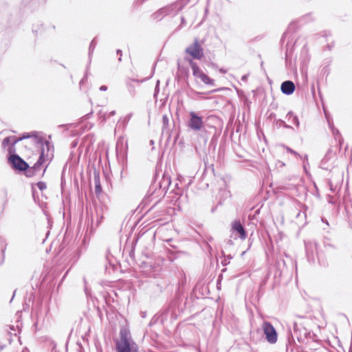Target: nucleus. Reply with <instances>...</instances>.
Listing matches in <instances>:
<instances>
[{
  "label": "nucleus",
  "instance_id": "1",
  "mask_svg": "<svg viewBox=\"0 0 352 352\" xmlns=\"http://www.w3.org/2000/svg\"><path fill=\"white\" fill-rule=\"evenodd\" d=\"M190 65L192 68V75L195 77L197 83L202 82L206 85H214V80L210 78L199 67L193 62L190 60Z\"/></svg>",
  "mask_w": 352,
  "mask_h": 352
},
{
  "label": "nucleus",
  "instance_id": "2",
  "mask_svg": "<svg viewBox=\"0 0 352 352\" xmlns=\"http://www.w3.org/2000/svg\"><path fill=\"white\" fill-rule=\"evenodd\" d=\"M116 352H138L135 343H130L126 331H121L120 340L116 343Z\"/></svg>",
  "mask_w": 352,
  "mask_h": 352
},
{
  "label": "nucleus",
  "instance_id": "3",
  "mask_svg": "<svg viewBox=\"0 0 352 352\" xmlns=\"http://www.w3.org/2000/svg\"><path fill=\"white\" fill-rule=\"evenodd\" d=\"M262 328L267 342L271 344L276 343L277 342L278 336L272 324L269 322H264L262 324Z\"/></svg>",
  "mask_w": 352,
  "mask_h": 352
},
{
  "label": "nucleus",
  "instance_id": "4",
  "mask_svg": "<svg viewBox=\"0 0 352 352\" xmlns=\"http://www.w3.org/2000/svg\"><path fill=\"white\" fill-rule=\"evenodd\" d=\"M189 116L190 118L188 122V127L194 131H200L204 126L202 118L193 111H191Z\"/></svg>",
  "mask_w": 352,
  "mask_h": 352
},
{
  "label": "nucleus",
  "instance_id": "5",
  "mask_svg": "<svg viewBox=\"0 0 352 352\" xmlns=\"http://www.w3.org/2000/svg\"><path fill=\"white\" fill-rule=\"evenodd\" d=\"M8 160L12 167L16 170L23 171L28 170L29 168L28 164L18 155H11Z\"/></svg>",
  "mask_w": 352,
  "mask_h": 352
},
{
  "label": "nucleus",
  "instance_id": "6",
  "mask_svg": "<svg viewBox=\"0 0 352 352\" xmlns=\"http://www.w3.org/2000/svg\"><path fill=\"white\" fill-rule=\"evenodd\" d=\"M186 52L195 59L199 60L204 56L203 48L197 40L195 41L191 45L186 48Z\"/></svg>",
  "mask_w": 352,
  "mask_h": 352
},
{
  "label": "nucleus",
  "instance_id": "7",
  "mask_svg": "<svg viewBox=\"0 0 352 352\" xmlns=\"http://www.w3.org/2000/svg\"><path fill=\"white\" fill-rule=\"evenodd\" d=\"M232 229L239 234L240 239L244 240L247 237L246 232L239 221H235L232 223Z\"/></svg>",
  "mask_w": 352,
  "mask_h": 352
},
{
  "label": "nucleus",
  "instance_id": "8",
  "mask_svg": "<svg viewBox=\"0 0 352 352\" xmlns=\"http://www.w3.org/2000/svg\"><path fill=\"white\" fill-rule=\"evenodd\" d=\"M280 89L283 94L289 95L295 90V85L292 81L287 80L282 83Z\"/></svg>",
  "mask_w": 352,
  "mask_h": 352
},
{
  "label": "nucleus",
  "instance_id": "9",
  "mask_svg": "<svg viewBox=\"0 0 352 352\" xmlns=\"http://www.w3.org/2000/svg\"><path fill=\"white\" fill-rule=\"evenodd\" d=\"M19 140H21V138H17L14 136L12 137H7L3 139L2 142V146L3 148H6L9 146L10 144L12 143V144L14 146L16 144Z\"/></svg>",
  "mask_w": 352,
  "mask_h": 352
},
{
  "label": "nucleus",
  "instance_id": "10",
  "mask_svg": "<svg viewBox=\"0 0 352 352\" xmlns=\"http://www.w3.org/2000/svg\"><path fill=\"white\" fill-rule=\"evenodd\" d=\"M94 182H95V192L96 195H99L102 192V186L100 185L99 177H96L94 179Z\"/></svg>",
  "mask_w": 352,
  "mask_h": 352
},
{
  "label": "nucleus",
  "instance_id": "11",
  "mask_svg": "<svg viewBox=\"0 0 352 352\" xmlns=\"http://www.w3.org/2000/svg\"><path fill=\"white\" fill-rule=\"evenodd\" d=\"M44 161L43 152H42L37 162L31 168V170H30L29 172H31L32 169L35 170L39 168L40 166L44 162Z\"/></svg>",
  "mask_w": 352,
  "mask_h": 352
},
{
  "label": "nucleus",
  "instance_id": "12",
  "mask_svg": "<svg viewBox=\"0 0 352 352\" xmlns=\"http://www.w3.org/2000/svg\"><path fill=\"white\" fill-rule=\"evenodd\" d=\"M36 186L41 190H45L47 188L46 184L43 182H38Z\"/></svg>",
  "mask_w": 352,
  "mask_h": 352
},
{
  "label": "nucleus",
  "instance_id": "13",
  "mask_svg": "<svg viewBox=\"0 0 352 352\" xmlns=\"http://www.w3.org/2000/svg\"><path fill=\"white\" fill-rule=\"evenodd\" d=\"M163 122L164 125H168V119L166 116H163Z\"/></svg>",
  "mask_w": 352,
  "mask_h": 352
},
{
  "label": "nucleus",
  "instance_id": "14",
  "mask_svg": "<svg viewBox=\"0 0 352 352\" xmlns=\"http://www.w3.org/2000/svg\"><path fill=\"white\" fill-rule=\"evenodd\" d=\"M331 44H332L331 45H328V46H327V47H328V50H331V48H332V47H334V45H335L334 42H332V43H331Z\"/></svg>",
  "mask_w": 352,
  "mask_h": 352
},
{
  "label": "nucleus",
  "instance_id": "15",
  "mask_svg": "<svg viewBox=\"0 0 352 352\" xmlns=\"http://www.w3.org/2000/svg\"><path fill=\"white\" fill-rule=\"evenodd\" d=\"M100 90H103V91H105L107 90V87L105 86H102L100 88Z\"/></svg>",
  "mask_w": 352,
  "mask_h": 352
},
{
  "label": "nucleus",
  "instance_id": "16",
  "mask_svg": "<svg viewBox=\"0 0 352 352\" xmlns=\"http://www.w3.org/2000/svg\"><path fill=\"white\" fill-rule=\"evenodd\" d=\"M3 346L0 344V352L3 350Z\"/></svg>",
  "mask_w": 352,
  "mask_h": 352
},
{
  "label": "nucleus",
  "instance_id": "17",
  "mask_svg": "<svg viewBox=\"0 0 352 352\" xmlns=\"http://www.w3.org/2000/svg\"><path fill=\"white\" fill-rule=\"evenodd\" d=\"M34 174V171H32V173L31 174H28V176H32V175Z\"/></svg>",
  "mask_w": 352,
  "mask_h": 352
}]
</instances>
